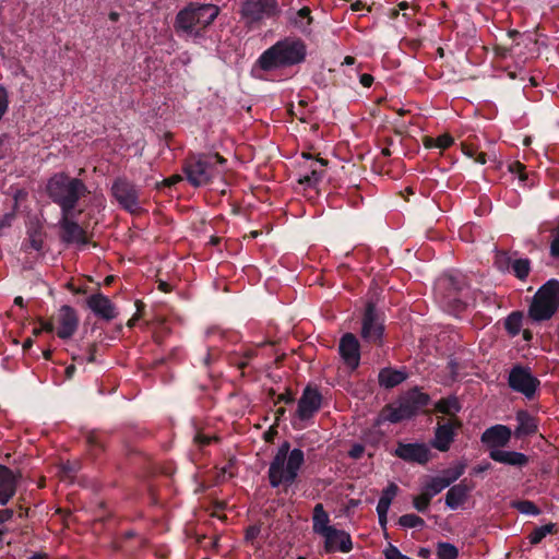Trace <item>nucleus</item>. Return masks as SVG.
Masks as SVG:
<instances>
[{"mask_svg": "<svg viewBox=\"0 0 559 559\" xmlns=\"http://www.w3.org/2000/svg\"><path fill=\"white\" fill-rule=\"evenodd\" d=\"M307 56V47L299 38H285L266 49L258 59L260 68L272 71L278 68L301 63Z\"/></svg>", "mask_w": 559, "mask_h": 559, "instance_id": "f257e3e1", "label": "nucleus"}, {"mask_svg": "<svg viewBox=\"0 0 559 559\" xmlns=\"http://www.w3.org/2000/svg\"><path fill=\"white\" fill-rule=\"evenodd\" d=\"M219 14V8L212 3H190L176 16L175 27L188 38L200 37Z\"/></svg>", "mask_w": 559, "mask_h": 559, "instance_id": "f03ea898", "label": "nucleus"}, {"mask_svg": "<svg viewBox=\"0 0 559 559\" xmlns=\"http://www.w3.org/2000/svg\"><path fill=\"white\" fill-rule=\"evenodd\" d=\"M46 189L49 198L61 207L63 215H71L78 201L87 191L82 180L63 173L53 175L48 180Z\"/></svg>", "mask_w": 559, "mask_h": 559, "instance_id": "7ed1b4c3", "label": "nucleus"}, {"mask_svg": "<svg viewBox=\"0 0 559 559\" xmlns=\"http://www.w3.org/2000/svg\"><path fill=\"white\" fill-rule=\"evenodd\" d=\"M304 452L300 449L289 450V444L284 442L277 450L270 468L269 478L273 487L292 484L298 475L304 463Z\"/></svg>", "mask_w": 559, "mask_h": 559, "instance_id": "20e7f679", "label": "nucleus"}, {"mask_svg": "<svg viewBox=\"0 0 559 559\" xmlns=\"http://www.w3.org/2000/svg\"><path fill=\"white\" fill-rule=\"evenodd\" d=\"M225 163L216 153L194 155L186 163V178L193 187L206 186L223 175Z\"/></svg>", "mask_w": 559, "mask_h": 559, "instance_id": "39448f33", "label": "nucleus"}, {"mask_svg": "<svg viewBox=\"0 0 559 559\" xmlns=\"http://www.w3.org/2000/svg\"><path fill=\"white\" fill-rule=\"evenodd\" d=\"M428 395L418 390L411 391L396 405L385 407L379 415L377 424L384 421L399 423L412 417L416 412L427 405Z\"/></svg>", "mask_w": 559, "mask_h": 559, "instance_id": "423d86ee", "label": "nucleus"}, {"mask_svg": "<svg viewBox=\"0 0 559 559\" xmlns=\"http://www.w3.org/2000/svg\"><path fill=\"white\" fill-rule=\"evenodd\" d=\"M559 306V282L548 281L536 293L530 308V317L534 321H543L551 318Z\"/></svg>", "mask_w": 559, "mask_h": 559, "instance_id": "0eeeda50", "label": "nucleus"}, {"mask_svg": "<svg viewBox=\"0 0 559 559\" xmlns=\"http://www.w3.org/2000/svg\"><path fill=\"white\" fill-rule=\"evenodd\" d=\"M466 287L465 277L460 274H445L437 282V292L440 295L443 305H450L457 301L456 294Z\"/></svg>", "mask_w": 559, "mask_h": 559, "instance_id": "6e6552de", "label": "nucleus"}, {"mask_svg": "<svg viewBox=\"0 0 559 559\" xmlns=\"http://www.w3.org/2000/svg\"><path fill=\"white\" fill-rule=\"evenodd\" d=\"M509 384L514 391L530 399L535 394L539 381L532 374L530 369L516 366L509 374Z\"/></svg>", "mask_w": 559, "mask_h": 559, "instance_id": "1a4fd4ad", "label": "nucleus"}, {"mask_svg": "<svg viewBox=\"0 0 559 559\" xmlns=\"http://www.w3.org/2000/svg\"><path fill=\"white\" fill-rule=\"evenodd\" d=\"M275 13V0H246L242 7V15L248 22H257L265 17H271Z\"/></svg>", "mask_w": 559, "mask_h": 559, "instance_id": "9d476101", "label": "nucleus"}, {"mask_svg": "<svg viewBox=\"0 0 559 559\" xmlns=\"http://www.w3.org/2000/svg\"><path fill=\"white\" fill-rule=\"evenodd\" d=\"M383 334V325L380 322L372 305H368L362 318L361 337L369 343L380 341Z\"/></svg>", "mask_w": 559, "mask_h": 559, "instance_id": "9b49d317", "label": "nucleus"}, {"mask_svg": "<svg viewBox=\"0 0 559 559\" xmlns=\"http://www.w3.org/2000/svg\"><path fill=\"white\" fill-rule=\"evenodd\" d=\"M116 200L128 211L134 212L139 207L135 188L126 180L118 179L112 186Z\"/></svg>", "mask_w": 559, "mask_h": 559, "instance_id": "f8f14e48", "label": "nucleus"}, {"mask_svg": "<svg viewBox=\"0 0 559 559\" xmlns=\"http://www.w3.org/2000/svg\"><path fill=\"white\" fill-rule=\"evenodd\" d=\"M324 549L326 552H348L353 548L349 534L345 531L332 527L324 535Z\"/></svg>", "mask_w": 559, "mask_h": 559, "instance_id": "ddd939ff", "label": "nucleus"}, {"mask_svg": "<svg viewBox=\"0 0 559 559\" xmlns=\"http://www.w3.org/2000/svg\"><path fill=\"white\" fill-rule=\"evenodd\" d=\"M394 454L407 462L425 464L429 461V449L420 443H399Z\"/></svg>", "mask_w": 559, "mask_h": 559, "instance_id": "4468645a", "label": "nucleus"}, {"mask_svg": "<svg viewBox=\"0 0 559 559\" xmlns=\"http://www.w3.org/2000/svg\"><path fill=\"white\" fill-rule=\"evenodd\" d=\"M59 329L57 335L60 338H70L78 330L79 318L70 306H62L58 313Z\"/></svg>", "mask_w": 559, "mask_h": 559, "instance_id": "2eb2a0df", "label": "nucleus"}, {"mask_svg": "<svg viewBox=\"0 0 559 559\" xmlns=\"http://www.w3.org/2000/svg\"><path fill=\"white\" fill-rule=\"evenodd\" d=\"M321 406V395L314 389L307 388L298 402L297 415L301 420L309 419Z\"/></svg>", "mask_w": 559, "mask_h": 559, "instance_id": "dca6fc26", "label": "nucleus"}, {"mask_svg": "<svg viewBox=\"0 0 559 559\" xmlns=\"http://www.w3.org/2000/svg\"><path fill=\"white\" fill-rule=\"evenodd\" d=\"M340 353L346 365L355 369L359 365V343L357 338L350 334H345L340 342Z\"/></svg>", "mask_w": 559, "mask_h": 559, "instance_id": "f3484780", "label": "nucleus"}, {"mask_svg": "<svg viewBox=\"0 0 559 559\" xmlns=\"http://www.w3.org/2000/svg\"><path fill=\"white\" fill-rule=\"evenodd\" d=\"M511 438V430L503 425H496L485 430L481 441L492 449H500L508 444Z\"/></svg>", "mask_w": 559, "mask_h": 559, "instance_id": "a211bd4d", "label": "nucleus"}, {"mask_svg": "<svg viewBox=\"0 0 559 559\" xmlns=\"http://www.w3.org/2000/svg\"><path fill=\"white\" fill-rule=\"evenodd\" d=\"M87 306L102 319L112 320L117 316L114 304L102 294H95L88 297Z\"/></svg>", "mask_w": 559, "mask_h": 559, "instance_id": "6ab92c4d", "label": "nucleus"}, {"mask_svg": "<svg viewBox=\"0 0 559 559\" xmlns=\"http://www.w3.org/2000/svg\"><path fill=\"white\" fill-rule=\"evenodd\" d=\"M71 215H63L60 221L62 228V237L68 242H75L80 245L86 243L85 231L75 222L70 219Z\"/></svg>", "mask_w": 559, "mask_h": 559, "instance_id": "aec40b11", "label": "nucleus"}, {"mask_svg": "<svg viewBox=\"0 0 559 559\" xmlns=\"http://www.w3.org/2000/svg\"><path fill=\"white\" fill-rule=\"evenodd\" d=\"M489 456L498 463L518 467H522L528 462L527 456L521 452L506 451L501 449L490 450Z\"/></svg>", "mask_w": 559, "mask_h": 559, "instance_id": "412c9836", "label": "nucleus"}, {"mask_svg": "<svg viewBox=\"0 0 559 559\" xmlns=\"http://www.w3.org/2000/svg\"><path fill=\"white\" fill-rule=\"evenodd\" d=\"M472 487L462 481L452 486L445 496V504L451 510H456L462 503L465 502Z\"/></svg>", "mask_w": 559, "mask_h": 559, "instance_id": "4be33fe9", "label": "nucleus"}, {"mask_svg": "<svg viewBox=\"0 0 559 559\" xmlns=\"http://www.w3.org/2000/svg\"><path fill=\"white\" fill-rule=\"evenodd\" d=\"M454 437V428L452 424L440 425L435 435L432 445L439 451H447L450 448Z\"/></svg>", "mask_w": 559, "mask_h": 559, "instance_id": "5701e85b", "label": "nucleus"}, {"mask_svg": "<svg viewBox=\"0 0 559 559\" xmlns=\"http://www.w3.org/2000/svg\"><path fill=\"white\" fill-rule=\"evenodd\" d=\"M407 378L406 372L403 370H394L391 368H383L379 372V383L385 389H391L402 383Z\"/></svg>", "mask_w": 559, "mask_h": 559, "instance_id": "b1692460", "label": "nucleus"}, {"mask_svg": "<svg viewBox=\"0 0 559 559\" xmlns=\"http://www.w3.org/2000/svg\"><path fill=\"white\" fill-rule=\"evenodd\" d=\"M2 506L14 495L16 473L2 465Z\"/></svg>", "mask_w": 559, "mask_h": 559, "instance_id": "393cba45", "label": "nucleus"}, {"mask_svg": "<svg viewBox=\"0 0 559 559\" xmlns=\"http://www.w3.org/2000/svg\"><path fill=\"white\" fill-rule=\"evenodd\" d=\"M313 532L323 536L333 526H330L329 514L324 511L322 504H317L313 509Z\"/></svg>", "mask_w": 559, "mask_h": 559, "instance_id": "a878e982", "label": "nucleus"}, {"mask_svg": "<svg viewBox=\"0 0 559 559\" xmlns=\"http://www.w3.org/2000/svg\"><path fill=\"white\" fill-rule=\"evenodd\" d=\"M516 420L519 423L516 428L518 436L532 435L537 429L535 419L525 412L518 413Z\"/></svg>", "mask_w": 559, "mask_h": 559, "instance_id": "bb28decb", "label": "nucleus"}, {"mask_svg": "<svg viewBox=\"0 0 559 559\" xmlns=\"http://www.w3.org/2000/svg\"><path fill=\"white\" fill-rule=\"evenodd\" d=\"M324 165L323 160H316L311 164V170L301 175L299 178V183L305 185L307 187L316 186L322 178L323 171L318 169V167H322Z\"/></svg>", "mask_w": 559, "mask_h": 559, "instance_id": "cd10ccee", "label": "nucleus"}, {"mask_svg": "<svg viewBox=\"0 0 559 559\" xmlns=\"http://www.w3.org/2000/svg\"><path fill=\"white\" fill-rule=\"evenodd\" d=\"M397 486L393 483L389 484L388 487L382 491V495L378 501V506L380 509V512H389L390 506L392 503V500L397 493Z\"/></svg>", "mask_w": 559, "mask_h": 559, "instance_id": "c85d7f7f", "label": "nucleus"}, {"mask_svg": "<svg viewBox=\"0 0 559 559\" xmlns=\"http://www.w3.org/2000/svg\"><path fill=\"white\" fill-rule=\"evenodd\" d=\"M292 22L299 31L306 32L312 22L310 10L306 7L301 8L295 13Z\"/></svg>", "mask_w": 559, "mask_h": 559, "instance_id": "c756f323", "label": "nucleus"}, {"mask_svg": "<svg viewBox=\"0 0 559 559\" xmlns=\"http://www.w3.org/2000/svg\"><path fill=\"white\" fill-rule=\"evenodd\" d=\"M436 408L442 414L454 415L460 411L461 406L456 397L450 396L448 399L440 400L437 403Z\"/></svg>", "mask_w": 559, "mask_h": 559, "instance_id": "7c9ffc66", "label": "nucleus"}, {"mask_svg": "<svg viewBox=\"0 0 559 559\" xmlns=\"http://www.w3.org/2000/svg\"><path fill=\"white\" fill-rule=\"evenodd\" d=\"M556 524L548 523L536 527L530 535L528 539L532 545L539 544L547 535L552 534L555 532Z\"/></svg>", "mask_w": 559, "mask_h": 559, "instance_id": "2f4dec72", "label": "nucleus"}, {"mask_svg": "<svg viewBox=\"0 0 559 559\" xmlns=\"http://www.w3.org/2000/svg\"><path fill=\"white\" fill-rule=\"evenodd\" d=\"M466 464L464 462H457L452 467L444 469L440 475L444 481H449V486L457 480L465 472Z\"/></svg>", "mask_w": 559, "mask_h": 559, "instance_id": "473e14b6", "label": "nucleus"}, {"mask_svg": "<svg viewBox=\"0 0 559 559\" xmlns=\"http://www.w3.org/2000/svg\"><path fill=\"white\" fill-rule=\"evenodd\" d=\"M447 487H449V481H444V479L441 476H437L425 485L424 492L426 495H429L430 498H432Z\"/></svg>", "mask_w": 559, "mask_h": 559, "instance_id": "72a5a7b5", "label": "nucleus"}, {"mask_svg": "<svg viewBox=\"0 0 559 559\" xmlns=\"http://www.w3.org/2000/svg\"><path fill=\"white\" fill-rule=\"evenodd\" d=\"M438 559H457L459 550L450 543H439L437 546Z\"/></svg>", "mask_w": 559, "mask_h": 559, "instance_id": "f704fd0d", "label": "nucleus"}, {"mask_svg": "<svg viewBox=\"0 0 559 559\" xmlns=\"http://www.w3.org/2000/svg\"><path fill=\"white\" fill-rule=\"evenodd\" d=\"M522 328V314L520 312H512L506 320V329L511 335H516Z\"/></svg>", "mask_w": 559, "mask_h": 559, "instance_id": "c9c22d12", "label": "nucleus"}, {"mask_svg": "<svg viewBox=\"0 0 559 559\" xmlns=\"http://www.w3.org/2000/svg\"><path fill=\"white\" fill-rule=\"evenodd\" d=\"M80 469L79 462L62 463L59 467L60 477L69 483L72 481L74 474Z\"/></svg>", "mask_w": 559, "mask_h": 559, "instance_id": "e433bc0d", "label": "nucleus"}, {"mask_svg": "<svg viewBox=\"0 0 559 559\" xmlns=\"http://www.w3.org/2000/svg\"><path fill=\"white\" fill-rule=\"evenodd\" d=\"M513 507L522 514L525 515H538L540 510L530 500H522L514 502Z\"/></svg>", "mask_w": 559, "mask_h": 559, "instance_id": "4c0bfd02", "label": "nucleus"}, {"mask_svg": "<svg viewBox=\"0 0 559 559\" xmlns=\"http://www.w3.org/2000/svg\"><path fill=\"white\" fill-rule=\"evenodd\" d=\"M512 270L516 277L524 280L530 272V261L527 259H518L512 262Z\"/></svg>", "mask_w": 559, "mask_h": 559, "instance_id": "58836bf2", "label": "nucleus"}, {"mask_svg": "<svg viewBox=\"0 0 559 559\" xmlns=\"http://www.w3.org/2000/svg\"><path fill=\"white\" fill-rule=\"evenodd\" d=\"M399 523L407 528L423 527L425 525V521L416 514L402 515Z\"/></svg>", "mask_w": 559, "mask_h": 559, "instance_id": "ea45409f", "label": "nucleus"}, {"mask_svg": "<svg viewBox=\"0 0 559 559\" xmlns=\"http://www.w3.org/2000/svg\"><path fill=\"white\" fill-rule=\"evenodd\" d=\"M453 143V139L448 134H442L437 139H429L427 141L428 147H439L441 150L448 148Z\"/></svg>", "mask_w": 559, "mask_h": 559, "instance_id": "a19ab883", "label": "nucleus"}, {"mask_svg": "<svg viewBox=\"0 0 559 559\" xmlns=\"http://www.w3.org/2000/svg\"><path fill=\"white\" fill-rule=\"evenodd\" d=\"M511 259L504 252H497L495 258V264L498 270L504 272L512 266Z\"/></svg>", "mask_w": 559, "mask_h": 559, "instance_id": "79ce46f5", "label": "nucleus"}, {"mask_svg": "<svg viewBox=\"0 0 559 559\" xmlns=\"http://www.w3.org/2000/svg\"><path fill=\"white\" fill-rule=\"evenodd\" d=\"M430 500H431V498L429 497V495H426L423 491L421 495L414 498V507L417 511L424 512L427 510V508L430 503Z\"/></svg>", "mask_w": 559, "mask_h": 559, "instance_id": "37998d69", "label": "nucleus"}, {"mask_svg": "<svg viewBox=\"0 0 559 559\" xmlns=\"http://www.w3.org/2000/svg\"><path fill=\"white\" fill-rule=\"evenodd\" d=\"M509 170L512 174H515L519 176V180L524 182L526 180V174L524 171V166L520 162H514L509 166Z\"/></svg>", "mask_w": 559, "mask_h": 559, "instance_id": "c03bdc74", "label": "nucleus"}, {"mask_svg": "<svg viewBox=\"0 0 559 559\" xmlns=\"http://www.w3.org/2000/svg\"><path fill=\"white\" fill-rule=\"evenodd\" d=\"M29 246L35 251H40L41 250V248H43V239H41L40 234L34 233V234L29 235Z\"/></svg>", "mask_w": 559, "mask_h": 559, "instance_id": "a18cd8bd", "label": "nucleus"}, {"mask_svg": "<svg viewBox=\"0 0 559 559\" xmlns=\"http://www.w3.org/2000/svg\"><path fill=\"white\" fill-rule=\"evenodd\" d=\"M550 253L555 258H559V229L557 230L550 246Z\"/></svg>", "mask_w": 559, "mask_h": 559, "instance_id": "49530a36", "label": "nucleus"}, {"mask_svg": "<svg viewBox=\"0 0 559 559\" xmlns=\"http://www.w3.org/2000/svg\"><path fill=\"white\" fill-rule=\"evenodd\" d=\"M364 453V447L360 444H355L352 450L349 451V455L353 459H359Z\"/></svg>", "mask_w": 559, "mask_h": 559, "instance_id": "de8ad7c7", "label": "nucleus"}, {"mask_svg": "<svg viewBox=\"0 0 559 559\" xmlns=\"http://www.w3.org/2000/svg\"><path fill=\"white\" fill-rule=\"evenodd\" d=\"M372 82H373V78H372V75H370V74L365 73V74H362V75L360 76V83H361L365 87H369V86H371Z\"/></svg>", "mask_w": 559, "mask_h": 559, "instance_id": "09e8293b", "label": "nucleus"}, {"mask_svg": "<svg viewBox=\"0 0 559 559\" xmlns=\"http://www.w3.org/2000/svg\"><path fill=\"white\" fill-rule=\"evenodd\" d=\"M55 329L53 324L51 322H41L40 323V331H46V332H52ZM39 330L35 331V333H38Z\"/></svg>", "mask_w": 559, "mask_h": 559, "instance_id": "8fccbe9b", "label": "nucleus"}, {"mask_svg": "<svg viewBox=\"0 0 559 559\" xmlns=\"http://www.w3.org/2000/svg\"><path fill=\"white\" fill-rule=\"evenodd\" d=\"M13 515H14V512L11 509H2V523L12 519Z\"/></svg>", "mask_w": 559, "mask_h": 559, "instance_id": "3c124183", "label": "nucleus"}, {"mask_svg": "<svg viewBox=\"0 0 559 559\" xmlns=\"http://www.w3.org/2000/svg\"><path fill=\"white\" fill-rule=\"evenodd\" d=\"M377 513H378L379 522H380L381 526L384 527L386 524L388 512L382 513V512H380L379 507H377Z\"/></svg>", "mask_w": 559, "mask_h": 559, "instance_id": "603ef678", "label": "nucleus"}, {"mask_svg": "<svg viewBox=\"0 0 559 559\" xmlns=\"http://www.w3.org/2000/svg\"><path fill=\"white\" fill-rule=\"evenodd\" d=\"M259 534V528L255 527V526H252L250 527L248 531H247V539H252L254 538L257 535Z\"/></svg>", "mask_w": 559, "mask_h": 559, "instance_id": "864d4df0", "label": "nucleus"}, {"mask_svg": "<svg viewBox=\"0 0 559 559\" xmlns=\"http://www.w3.org/2000/svg\"><path fill=\"white\" fill-rule=\"evenodd\" d=\"M477 163L485 164L486 163V155L484 153H476L475 158Z\"/></svg>", "mask_w": 559, "mask_h": 559, "instance_id": "5fc2aeb1", "label": "nucleus"}, {"mask_svg": "<svg viewBox=\"0 0 559 559\" xmlns=\"http://www.w3.org/2000/svg\"><path fill=\"white\" fill-rule=\"evenodd\" d=\"M399 9L403 11H414V9L407 2H401Z\"/></svg>", "mask_w": 559, "mask_h": 559, "instance_id": "6e6d98bb", "label": "nucleus"}, {"mask_svg": "<svg viewBox=\"0 0 559 559\" xmlns=\"http://www.w3.org/2000/svg\"><path fill=\"white\" fill-rule=\"evenodd\" d=\"M464 153L471 157V158H475V155H476V151L474 148H469V147H465L464 148Z\"/></svg>", "mask_w": 559, "mask_h": 559, "instance_id": "4d7b16f0", "label": "nucleus"}, {"mask_svg": "<svg viewBox=\"0 0 559 559\" xmlns=\"http://www.w3.org/2000/svg\"><path fill=\"white\" fill-rule=\"evenodd\" d=\"M75 371V367L73 365L67 367L66 374L68 378H71Z\"/></svg>", "mask_w": 559, "mask_h": 559, "instance_id": "13d9d810", "label": "nucleus"}, {"mask_svg": "<svg viewBox=\"0 0 559 559\" xmlns=\"http://www.w3.org/2000/svg\"><path fill=\"white\" fill-rule=\"evenodd\" d=\"M489 468V464H485V465H479L477 467H475V473H483L485 471H487Z\"/></svg>", "mask_w": 559, "mask_h": 559, "instance_id": "bf43d9fd", "label": "nucleus"}, {"mask_svg": "<svg viewBox=\"0 0 559 559\" xmlns=\"http://www.w3.org/2000/svg\"><path fill=\"white\" fill-rule=\"evenodd\" d=\"M195 440H197L198 442L202 443V444H205V443H209L211 439H210L209 437H200V436H198V437L195 438Z\"/></svg>", "mask_w": 559, "mask_h": 559, "instance_id": "052dcab7", "label": "nucleus"}, {"mask_svg": "<svg viewBox=\"0 0 559 559\" xmlns=\"http://www.w3.org/2000/svg\"><path fill=\"white\" fill-rule=\"evenodd\" d=\"M23 301H24V300H23V298H22V297H16V298L14 299V305H15V306H19V307H23Z\"/></svg>", "mask_w": 559, "mask_h": 559, "instance_id": "680f3d73", "label": "nucleus"}, {"mask_svg": "<svg viewBox=\"0 0 559 559\" xmlns=\"http://www.w3.org/2000/svg\"><path fill=\"white\" fill-rule=\"evenodd\" d=\"M361 5H362V4H361V2H359V1H358V2H356V3H354V4L352 5V9H353L354 11H358V10H360Z\"/></svg>", "mask_w": 559, "mask_h": 559, "instance_id": "e2e57ef3", "label": "nucleus"}, {"mask_svg": "<svg viewBox=\"0 0 559 559\" xmlns=\"http://www.w3.org/2000/svg\"><path fill=\"white\" fill-rule=\"evenodd\" d=\"M180 179H181V178H180L179 176H177V177H173V178L169 180L168 185H174L175 182H177V181H178V180H180Z\"/></svg>", "mask_w": 559, "mask_h": 559, "instance_id": "0e129e2a", "label": "nucleus"}, {"mask_svg": "<svg viewBox=\"0 0 559 559\" xmlns=\"http://www.w3.org/2000/svg\"><path fill=\"white\" fill-rule=\"evenodd\" d=\"M29 559H46V557L43 555H34Z\"/></svg>", "mask_w": 559, "mask_h": 559, "instance_id": "69168bd1", "label": "nucleus"}, {"mask_svg": "<svg viewBox=\"0 0 559 559\" xmlns=\"http://www.w3.org/2000/svg\"><path fill=\"white\" fill-rule=\"evenodd\" d=\"M159 287H160L164 292H167V290H168V288H167V284H166V283H164V282H162V283L159 284Z\"/></svg>", "mask_w": 559, "mask_h": 559, "instance_id": "338daca9", "label": "nucleus"}, {"mask_svg": "<svg viewBox=\"0 0 559 559\" xmlns=\"http://www.w3.org/2000/svg\"><path fill=\"white\" fill-rule=\"evenodd\" d=\"M44 356H45V358H46V359H49V358H50V356H51V350H49V349H48V350H45V352H44Z\"/></svg>", "mask_w": 559, "mask_h": 559, "instance_id": "774afa93", "label": "nucleus"}]
</instances>
